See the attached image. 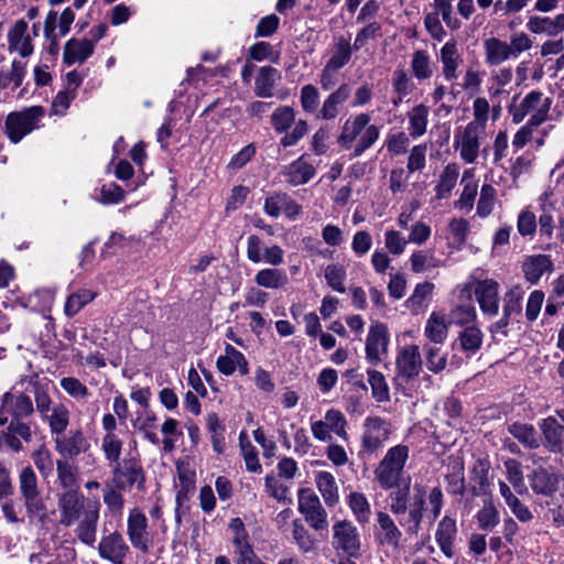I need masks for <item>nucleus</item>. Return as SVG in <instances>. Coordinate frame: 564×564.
<instances>
[{
	"mask_svg": "<svg viewBox=\"0 0 564 564\" xmlns=\"http://www.w3.org/2000/svg\"><path fill=\"white\" fill-rule=\"evenodd\" d=\"M315 484L328 507H333L338 502V487L333 474L329 471L316 473Z\"/></svg>",
	"mask_w": 564,
	"mask_h": 564,
	"instance_id": "nucleus-36",
	"label": "nucleus"
},
{
	"mask_svg": "<svg viewBox=\"0 0 564 564\" xmlns=\"http://www.w3.org/2000/svg\"><path fill=\"white\" fill-rule=\"evenodd\" d=\"M99 509V502H88V508L75 529L77 539L85 545L93 546L96 542Z\"/></svg>",
	"mask_w": 564,
	"mask_h": 564,
	"instance_id": "nucleus-19",
	"label": "nucleus"
},
{
	"mask_svg": "<svg viewBox=\"0 0 564 564\" xmlns=\"http://www.w3.org/2000/svg\"><path fill=\"white\" fill-rule=\"evenodd\" d=\"M281 79V73L272 66L260 67L254 79V94L260 98H271L274 95L276 83Z\"/></svg>",
	"mask_w": 564,
	"mask_h": 564,
	"instance_id": "nucleus-29",
	"label": "nucleus"
},
{
	"mask_svg": "<svg viewBox=\"0 0 564 564\" xmlns=\"http://www.w3.org/2000/svg\"><path fill=\"white\" fill-rule=\"evenodd\" d=\"M95 297L96 293L87 289L72 293L65 303V314L69 317L75 316L85 305L93 302Z\"/></svg>",
	"mask_w": 564,
	"mask_h": 564,
	"instance_id": "nucleus-49",
	"label": "nucleus"
},
{
	"mask_svg": "<svg viewBox=\"0 0 564 564\" xmlns=\"http://www.w3.org/2000/svg\"><path fill=\"white\" fill-rule=\"evenodd\" d=\"M448 323L441 313L433 312L425 326V336L435 344H441L447 337Z\"/></svg>",
	"mask_w": 564,
	"mask_h": 564,
	"instance_id": "nucleus-40",
	"label": "nucleus"
},
{
	"mask_svg": "<svg viewBox=\"0 0 564 564\" xmlns=\"http://www.w3.org/2000/svg\"><path fill=\"white\" fill-rule=\"evenodd\" d=\"M477 318V313L471 305H457L448 314V324L460 327L474 325Z\"/></svg>",
	"mask_w": 564,
	"mask_h": 564,
	"instance_id": "nucleus-51",
	"label": "nucleus"
},
{
	"mask_svg": "<svg viewBox=\"0 0 564 564\" xmlns=\"http://www.w3.org/2000/svg\"><path fill=\"white\" fill-rule=\"evenodd\" d=\"M2 408L11 414L12 419L18 420L30 416L34 411L31 398L23 393H6Z\"/></svg>",
	"mask_w": 564,
	"mask_h": 564,
	"instance_id": "nucleus-33",
	"label": "nucleus"
},
{
	"mask_svg": "<svg viewBox=\"0 0 564 564\" xmlns=\"http://www.w3.org/2000/svg\"><path fill=\"white\" fill-rule=\"evenodd\" d=\"M332 545L338 554L356 558L360 555L361 538L357 527L349 520H338L332 527Z\"/></svg>",
	"mask_w": 564,
	"mask_h": 564,
	"instance_id": "nucleus-7",
	"label": "nucleus"
},
{
	"mask_svg": "<svg viewBox=\"0 0 564 564\" xmlns=\"http://www.w3.org/2000/svg\"><path fill=\"white\" fill-rule=\"evenodd\" d=\"M540 429L542 431L546 446L553 452L558 449L562 444L564 429L561 424H558L556 419L549 416L542 420L540 423Z\"/></svg>",
	"mask_w": 564,
	"mask_h": 564,
	"instance_id": "nucleus-38",
	"label": "nucleus"
},
{
	"mask_svg": "<svg viewBox=\"0 0 564 564\" xmlns=\"http://www.w3.org/2000/svg\"><path fill=\"white\" fill-rule=\"evenodd\" d=\"M315 173V167L305 161L304 155L290 163L283 171L286 182L292 186L306 184Z\"/></svg>",
	"mask_w": 564,
	"mask_h": 564,
	"instance_id": "nucleus-27",
	"label": "nucleus"
},
{
	"mask_svg": "<svg viewBox=\"0 0 564 564\" xmlns=\"http://www.w3.org/2000/svg\"><path fill=\"white\" fill-rule=\"evenodd\" d=\"M484 132L481 124L469 122L462 134L456 137L455 148L466 163H474L479 153V135Z\"/></svg>",
	"mask_w": 564,
	"mask_h": 564,
	"instance_id": "nucleus-17",
	"label": "nucleus"
},
{
	"mask_svg": "<svg viewBox=\"0 0 564 564\" xmlns=\"http://www.w3.org/2000/svg\"><path fill=\"white\" fill-rule=\"evenodd\" d=\"M368 383L371 388L372 398L379 403L390 401V389L386 377L378 370L368 369Z\"/></svg>",
	"mask_w": 564,
	"mask_h": 564,
	"instance_id": "nucleus-42",
	"label": "nucleus"
},
{
	"mask_svg": "<svg viewBox=\"0 0 564 564\" xmlns=\"http://www.w3.org/2000/svg\"><path fill=\"white\" fill-rule=\"evenodd\" d=\"M402 535L401 529L388 512H377L373 538L378 545L398 551L401 549Z\"/></svg>",
	"mask_w": 564,
	"mask_h": 564,
	"instance_id": "nucleus-13",
	"label": "nucleus"
},
{
	"mask_svg": "<svg viewBox=\"0 0 564 564\" xmlns=\"http://www.w3.org/2000/svg\"><path fill=\"white\" fill-rule=\"evenodd\" d=\"M346 278V270L338 264H328L325 268V279L327 284L336 292L344 293V280Z\"/></svg>",
	"mask_w": 564,
	"mask_h": 564,
	"instance_id": "nucleus-62",
	"label": "nucleus"
},
{
	"mask_svg": "<svg viewBox=\"0 0 564 564\" xmlns=\"http://www.w3.org/2000/svg\"><path fill=\"white\" fill-rule=\"evenodd\" d=\"M57 479L61 487L66 490L77 489V475L74 466L67 460L58 459L56 462Z\"/></svg>",
	"mask_w": 564,
	"mask_h": 564,
	"instance_id": "nucleus-53",
	"label": "nucleus"
},
{
	"mask_svg": "<svg viewBox=\"0 0 564 564\" xmlns=\"http://www.w3.org/2000/svg\"><path fill=\"white\" fill-rule=\"evenodd\" d=\"M370 116L361 112L348 118L341 128L337 142L344 149H349L354 142L351 158H359L370 149L380 137V128L370 124Z\"/></svg>",
	"mask_w": 564,
	"mask_h": 564,
	"instance_id": "nucleus-3",
	"label": "nucleus"
},
{
	"mask_svg": "<svg viewBox=\"0 0 564 564\" xmlns=\"http://www.w3.org/2000/svg\"><path fill=\"white\" fill-rule=\"evenodd\" d=\"M354 45L344 36H339L334 44V52L326 65L336 69L343 68L351 58Z\"/></svg>",
	"mask_w": 564,
	"mask_h": 564,
	"instance_id": "nucleus-46",
	"label": "nucleus"
},
{
	"mask_svg": "<svg viewBox=\"0 0 564 564\" xmlns=\"http://www.w3.org/2000/svg\"><path fill=\"white\" fill-rule=\"evenodd\" d=\"M411 69L417 80H426L433 76L431 57L425 51L417 50L413 53Z\"/></svg>",
	"mask_w": 564,
	"mask_h": 564,
	"instance_id": "nucleus-48",
	"label": "nucleus"
},
{
	"mask_svg": "<svg viewBox=\"0 0 564 564\" xmlns=\"http://www.w3.org/2000/svg\"><path fill=\"white\" fill-rule=\"evenodd\" d=\"M509 433L528 448L539 447V435L535 429L525 423H512L508 427Z\"/></svg>",
	"mask_w": 564,
	"mask_h": 564,
	"instance_id": "nucleus-43",
	"label": "nucleus"
},
{
	"mask_svg": "<svg viewBox=\"0 0 564 564\" xmlns=\"http://www.w3.org/2000/svg\"><path fill=\"white\" fill-rule=\"evenodd\" d=\"M239 441L247 469L251 473H260L261 465L258 459L257 449L249 441H246L245 432L240 433Z\"/></svg>",
	"mask_w": 564,
	"mask_h": 564,
	"instance_id": "nucleus-59",
	"label": "nucleus"
},
{
	"mask_svg": "<svg viewBox=\"0 0 564 564\" xmlns=\"http://www.w3.org/2000/svg\"><path fill=\"white\" fill-rule=\"evenodd\" d=\"M44 116L41 106L25 108L22 111L10 112L4 121L6 133L11 142H20L26 134L32 132Z\"/></svg>",
	"mask_w": 564,
	"mask_h": 564,
	"instance_id": "nucleus-6",
	"label": "nucleus"
},
{
	"mask_svg": "<svg viewBox=\"0 0 564 564\" xmlns=\"http://www.w3.org/2000/svg\"><path fill=\"white\" fill-rule=\"evenodd\" d=\"M295 112L290 106L278 107L271 117V123L276 132H285L294 122Z\"/></svg>",
	"mask_w": 564,
	"mask_h": 564,
	"instance_id": "nucleus-55",
	"label": "nucleus"
},
{
	"mask_svg": "<svg viewBox=\"0 0 564 564\" xmlns=\"http://www.w3.org/2000/svg\"><path fill=\"white\" fill-rule=\"evenodd\" d=\"M457 534L456 521L444 517L437 525L435 539L443 554L452 558L454 556V540Z\"/></svg>",
	"mask_w": 564,
	"mask_h": 564,
	"instance_id": "nucleus-28",
	"label": "nucleus"
},
{
	"mask_svg": "<svg viewBox=\"0 0 564 564\" xmlns=\"http://www.w3.org/2000/svg\"><path fill=\"white\" fill-rule=\"evenodd\" d=\"M458 178V167L456 164H448L443 170L440 181L435 186L436 198L444 199L451 195V192L456 186Z\"/></svg>",
	"mask_w": 564,
	"mask_h": 564,
	"instance_id": "nucleus-45",
	"label": "nucleus"
},
{
	"mask_svg": "<svg viewBox=\"0 0 564 564\" xmlns=\"http://www.w3.org/2000/svg\"><path fill=\"white\" fill-rule=\"evenodd\" d=\"M447 491L449 495L463 496L466 491L464 464L455 462L453 471L446 476Z\"/></svg>",
	"mask_w": 564,
	"mask_h": 564,
	"instance_id": "nucleus-54",
	"label": "nucleus"
},
{
	"mask_svg": "<svg viewBox=\"0 0 564 564\" xmlns=\"http://www.w3.org/2000/svg\"><path fill=\"white\" fill-rule=\"evenodd\" d=\"M19 491L29 522L33 523L36 519L42 520L45 516L46 505L42 498L37 476L31 466L23 467L19 474Z\"/></svg>",
	"mask_w": 564,
	"mask_h": 564,
	"instance_id": "nucleus-4",
	"label": "nucleus"
},
{
	"mask_svg": "<svg viewBox=\"0 0 564 564\" xmlns=\"http://www.w3.org/2000/svg\"><path fill=\"white\" fill-rule=\"evenodd\" d=\"M489 463L484 459H477L471 468V481L475 482L469 488L473 497L480 496L486 486H488Z\"/></svg>",
	"mask_w": 564,
	"mask_h": 564,
	"instance_id": "nucleus-50",
	"label": "nucleus"
},
{
	"mask_svg": "<svg viewBox=\"0 0 564 564\" xmlns=\"http://www.w3.org/2000/svg\"><path fill=\"white\" fill-rule=\"evenodd\" d=\"M410 456L408 445L398 444L390 447L373 470L375 481L383 490L410 488L411 477L405 466Z\"/></svg>",
	"mask_w": 564,
	"mask_h": 564,
	"instance_id": "nucleus-2",
	"label": "nucleus"
},
{
	"mask_svg": "<svg viewBox=\"0 0 564 564\" xmlns=\"http://www.w3.org/2000/svg\"><path fill=\"white\" fill-rule=\"evenodd\" d=\"M228 530L231 534V544L234 546V561L236 564H251L258 558L250 542L249 533L243 521L240 518H232L229 521Z\"/></svg>",
	"mask_w": 564,
	"mask_h": 564,
	"instance_id": "nucleus-11",
	"label": "nucleus"
},
{
	"mask_svg": "<svg viewBox=\"0 0 564 564\" xmlns=\"http://www.w3.org/2000/svg\"><path fill=\"white\" fill-rule=\"evenodd\" d=\"M426 366L434 373L443 371L446 367V355L436 346H426Z\"/></svg>",
	"mask_w": 564,
	"mask_h": 564,
	"instance_id": "nucleus-64",
	"label": "nucleus"
},
{
	"mask_svg": "<svg viewBox=\"0 0 564 564\" xmlns=\"http://www.w3.org/2000/svg\"><path fill=\"white\" fill-rule=\"evenodd\" d=\"M300 101L304 112L317 118L321 99L318 89L314 85L307 84L301 88Z\"/></svg>",
	"mask_w": 564,
	"mask_h": 564,
	"instance_id": "nucleus-52",
	"label": "nucleus"
},
{
	"mask_svg": "<svg viewBox=\"0 0 564 564\" xmlns=\"http://www.w3.org/2000/svg\"><path fill=\"white\" fill-rule=\"evenodd\" d=\"M427 145L425 143L414 145L408 158L406 169L409 173L422 171L426 164Z\"/></svg>",
	"mask_w": 564,
	"mask_h": 564,
	"instance_id": "nucleus-63",
	"label": "nucleus"
},
{
	"mask_svg": "<svg viewBox=\"0 0 564 564\" xmlns=\"http://www.w3.org/2000/svg\"><path fill=\"white\" fill-rule=\"evenodd\" d=\"M292 527V535L300 551L303 553L312 552L315 549V540L302 524L301 520H294Z\"/></svg>",
	"mask_w": 564,
	"mask_h": 564,
	"instance_id": "nucleus-57",
	"label": "nucleus"
},
{
	"mask_svg": "<svg viewBox=\"0 0 564 564\" xmlns=\"http://www.w3.org/2000/svg\"><path fill=\"white\" fill-rule=\"evenodd\" d=\"M26 74V65L25 63L13 59L11 63V68L6 70L2 69L0 72V89L8 88L11 84L13 88H18L22 85L23 79Z\"/></svg>",
	"mask_w": 564,
	"mask_h": 564,
	"instance_id": "nucleus-44",
	"label": "nucleus"
},
{
	"mask_svg": "<svg viewBox=\"0 0 564 564\" xmlns=\"http://www.w3.org/2000/svg\"><path fill=\"white\" fill-rule=\"evenodd\" d=\"M496 200V189L490 184H484L480 189V197L477 203L478 216L485 218L489 216L494 209Z\"/></svg>",
	"mask_w": 564,
	"mask_h": 564,
	"instance_id": "nucleus-60",
	"label": "nucleus"
},
{
	"mask_svg": "<svg viewBox=\"0 0 564 564\" xmlns=\"http://www.w3.org/2000/svg\"><path fill=\"white\" fill-rule=\"evenodd\" d=\"M225 351L226 355L219 356L217 359V369L225 376L232 375L236 369L240 375L246 376L249 372V367L243 354L229 344L226 345Z\"/></svg>",
	"mask_w": 564,
	"mask_h": 564,
	"instance_id": "nucleus-25",
	"label": "nucleus"
},
{
	"mask_svg": "<svg viewBox=\"0 0 564 564\" xmlns=\"http://www.w3.org/2000/svg\"><path fill=\"white\" fill-rule=\"evenodd\" d=\"M88 448L89 443L80 430H70L55 438V449L64 457L74 458Z\"/></svg>",
	"mask_w": 564,
	"mask_h": 564,
	"instance_id": "nucleus-21",
	"label": "nucleus"
},
{
	"mask_svg": "<svg viewBox=\"0 0 564 564\" xmlns=\"http://www.w3.org/2000/svg\"><path fill=\"white\" fill-rule=\"evenodd\" d=\"M522 270L525 279L534 284L544 273L553 270V262L546 254L530 256L523 262Z\"/></svg>",
	"mask_w": 564,
	"mask_h": 564,
	"instance_id": "nucleus-32",
	"label": "nucleus"
},
{
	"mask_svg": "<svg viewBox=\"0 0 564 564\" xmlns=\"http://www.w3.org/2000/svg\"><path fill=\"white\" fill-rule=\"evenodd\" d=\"M299 511L305 521L315 531L325 530L328 527L327 512L318 496L311 488L299 490Z\"/></svg>",
	"mask_w": 564,
	"mask_h": 564,
	"instance_id": "nucleus-9",
	"label": "nucleus"
},
{
	"mask_svg": "<svg viewBox=\"0 0 564 564\" xmlns=\"http://www.w3.org/2000/svg\"><path fill=\"white\" fill-rule=\"evenodd\" d=\"M127 535L133 549L142 554L150 552L153 539L148 518L139 508H132L128 513Z\"/></svg>",
	"mask_w": 564,
	"mask_h": 564,
	"instance_id": "nucleus-10",
	"label": "nucleus"
},
{
	"mask_svg": "<svg viewBox=\"0 0 564 564\" xmlns=\"http://www.w3.org/2000/svg\"><path fill=\"white\" fill-rule=\"evenodd\" d=\"M112 485L118 489L144 488L145 474L141 462L135 457H124L121 462L112 465Z\"/></svg>",
	"mask_w": 564,
	"mask_h": 564,
	"instance_id": "nucleus-8",
	"label": "nucleus"
},
{
	"mask_svg": "<svg viewBox=\"0 0 564 564\" xmlns=\"http://www.w3.org/2000/svg\"><path fill=\"white\" fill-rule=\"evenodd\" d=\"M430 108L424 104H419L408 111L409 120L408 132L412 139H419L426 133L429 124Z\"/></svg>",
	"mask_w": 564,
	"mask_h": 564,
	"instance_id": "nucleus-35",
	"label": "nucleus"
},
{
	"mask_svg": "<svg viewBox=\"0 0 564 564\" xmlns=\"http://www.w3.org/2000/svg\"><path fill=\"white\" fill-rule=\"evenodd\" d=\"M530 486L536 495L552 496L558 488V476L545 468H536L530 476Z\"/></svg>",
	"mask_w": 564,
	"mask_h": 564,
	"instance_id": "nucleus-30",
	"label": "nucleus"
},
{
	"mask_svg": "<svg viewBox=\"0 0 564 564\" xmlns=\"http://www.w3.org/2000/svg\"><path fill=\"white\" fill-rule=\"evenodd\" d=\"M440 59L444 78L448 82L456 79L458 77L457 70L463 64L456 40L452 39L441 47Z\"/></svg>",
	"mask_w": 564,
	"mask_h": 564,
	"instance_id": "nucleus-23",
	"label": "nucleus"
},
{
	"mask_svg": "<svg viewBox=\"0 0 564 564\" xmlns=\"http://www.w3.org/2000/svg\"><path fill=\"white\" fill-rule=\"evenodd\" d=\"M48 422L52 434L62 435L69 424V411L62 404H54L52 410L43 416Z\"/></svg>",
	"mask_w": 564,
	"mask_h": 564,
	"instance_id": "nucleus-37",
	"label": "nucleus"
},
{
	"mask_svg": "<svg viewBox=\"0 0 564 564\" xmlns=\"http://www.w3.org/2000/svg\"><path fill=\"white\" fill-rule=\"evenodd\" d=\"M348 506L359 524H366L369 522L371 516V507L364 494L350 492L348 496Z\"/></svg>",
	"mask_w": 564,
	"mask_h": 564,
	"instance_id": "nucleus-47",
	"label": "nucleus"
},
{
	"mask_svg": "<svg viewBox=\"0 0 564 564\" xmlns=\"http://www.w3.org/2000/svg\"><path fill=\"white\" fill-rule=\"evenodd\" d=\"M482 338L484 334L477 326H467L458 336L460 349L468 356L475 355L481 348Z\"/></svg>",
	"mask_w": 564,
	"mask_h": 564,
	"instance_id": "nucleus-39",
	"label": "nucleus"
},
{
	"mask_svg": "<svg viewBox=\"0 0 564 564\" xmlns=\"http://www.w3.org/2000/svg\"><path fill=\"white\" fill-rule=\"evenodd\" d=\"M517 98L518 96H514L509 106V113L514 123H520L527 116H530L527 123L539 127L547 119L551 100L545 98L541 91H530L518 105L514 102Z\"/></svg>",
	"mask_w": 564,
	"mask_h": 564,
	"instance_id": "nucleus-5",
	"label": "nucleus"
},
{
	"mask_svg": "<svg viewBox=\"0 0 564 564\" xmlns=\"http://www.w3.org/2000/svg\"><path fill=\"white\" fill-rule=\"evenodd\" d=\"M390 434V424L386 420L379 416L367 417L361 436L362 451L368 454L376 453L389 440Z\"/></svg>",
	"mask_w": 564,
	"mask_h": 564,
	"instance_id": "nucleus-12",
	"label": "nucleus"
},
{
	"mask_svg": "<svg viewBox=\"0 0 564 564\" xmlns=\"http://www.w3.org/2000/svg\"><path fill=\"white\" fill-rule=\"evenodd\" d=\"M94 50V41L70 39L64 46L63 62L68 66L75 63L82 64L93 55Z\"/></svg>",
	"mask_w": 564,
	"mask_h": 564,
	"instance_id": "nucleus-26",
	"label": "nucleus"
},
{
	"mask_svg": "<svg viewBox=\"0 0 564 564\" xmlns=\"http://www.w3.org/2000/svg\"><path fill=\"white\" fill-rule=\"evenodd\" d=\"M389 345L388 328L382 323H375L370 326L366 339V358L372 365L377 366L382 361V356L387 354Z\"/></svg>",
	"mask_w": 564,
	"mask_h": 564,
	"instance_id": "nucleus-15",
	"label": "nucleus"
},
{
	"mask_svg": "<svg viewBox=\"0 0 564 564\" xmlns=\"http://www.w3.org/2000/svg\"><path fill=\"white\" fill-rule=\"evenodd\" d=\"M180 489L176 492V505L181 508L188 496L195 490L196 481L195 474L191 470H183L178 473Z\"/></svg>",
	"mask_w": 564,
	"mask_h": 564,
	"instance_id": "nucleus-58",
	"label": "nucleus"
},
{
	"mask_svg": "<svg viewBox=\"0 0 564 564\" xmlns=\"http://www.w3.org/2000/svg\"><path fill=\"white\" fill-rule=\"evenodd\" d=\"M397 380L409 381L419 376L422 368V359L416 345L404 346L395 360Z\"/></svg>",
	"mask_w": 564,
	"mask_h": 564,
	"instance_id": "nucleus-18",
	"label": "nucleus"
},
{
	"mask_svg": "<svg viewBox=\"0 0 564 564\" xmlns=\"http://www.w3.org/2000/svg\"><path fill=\"white\" fill-rule=\"evenodd\" d=\"M350 93L351 90L348 84L343 83L339 85L338 88L332 91L323 101L317 113V119H335L339 115L341 106L348 100Z\"/></svg>",
	"mask_w": 564,
	"mask_h": 564,
	"instance_id": "nucleus-24",
	"label": "nucleus"
},
{
	"mask_svg": "<svg viewBox=\"0 0 564 564\" xmlns=\"http://www.w3.org/2000/svg\"><path fill=\"white\" fill-rule=\"evenodd\" d=\"M254 281L265 289H279L288 284L289 278L285 271L280 269H262L257 272Z\"/></svg>",
	"mask_w": 564,
	"mask_h": 564,
	"instance_id": "nucleus-41",
	"label": "nucleus"
},
{
	"mask_svg": "<svg viewBox=\"0 0 564 564\" xmlns=\"http://www.w3.org/2000/svg\"><path fill=\"white\" fill-rule=\"evenodd\" d=\"M122 441L116 434H106L102 437L101 448L106 459L112 466L120 460Z\"/></svg>",
	"mask_w": 564,
	"mask_h": 564,
	"instance_id": "nucleus-56",
	"label": "nucleus"
},
{
	"mask_svg": "<svg viewBox=\"0 0 564 564\" xmlns=\"http://www.w3.org/2000/svg\"><path fill=\"white\" fill-rule=\"evenodd\" d=\"M485 61L489 66H498L513 57L509 44L497 37L484 41Z\"/></svg>",
	"mask_w": 564,
	"mask_h": 564,
	"instance_id": "nucleus-34",
	"label": "nucleus"
},
{
	"mask_svg": "<svg viewBox=\"0 0 564 564\" xmlns=\"http://www.w3.org/2000/svg\"><path fill=\"white\" fill-rule=\"evenodd\" d=\"M98 553L101 558L112 564H124L126 557L130 553V546L122 534L115 531L101 538L98 544Z\"/></svg>",
	"mask_w": 564,
	"mask_h": 564,
	"instance_id": "nucleus-16",
	"label": "nucleus"
},
{
	"mask_svg": "<svg viewBox=\"0 0 564 564\" xmlns=\"http://www.w3.org/2000/svg\"><path fill=\"white\" fill-rule=\"evenodd\" d=\"M29 25L23 20H17L8 33V48L10 52H18L22 57L33 54L34 46L32 36L28 32Z\"/></svg>",
	"mask_w": 564,
	"mask_h": 564,
	"instance_id": "nucleus-22",
	"label": "nucleus"
},
{
	"mask_svg": "<svg viewBox=\"0 0 564 564\" xmlns=\"http://www.w3.org/2000/svg\"><path fill=\"white\" fill-rule=\"evenodd\" d=\"M499 284L486 279L479 281L475 288V296L481 312L488 316H496L499 311Z\"/></svg>",
	"mask_w": 564,
	"mask_h": 564,
	"instance_id": "nucleus-20",
	"label": "nucleus"
},
{
	"mask_svg": "<svg viewBox=\"0 0 564 564\" xmlns=\"http://www.w3.org/2000/svg\"><path fill=\"white\" fill-rule=\"evenodd\" d=\"M328 430L335 433L340 438H347L346 424L347 421L339 410L330 409L325 414V420Z\"/></svg>",
	"mask_w": 564,
	"mask_h": 564,
	"instance_id": "nucleus-61",
	"label": "nucleus"
},
{
	"mask_svg": "<svg viewBox=\"0 0 564 564\" xmlns=\"http://www.w3.org/2000/svg\"><path fill=\"white\" fill-rule=\"evenodd\" d=\"M88 502L78 490H66L58 496L59 523L70 527L85 514Z\"/></svg>",
	"mask_w": 564,
	"mask_h": 564,
	"instance_id": "nucleus-14",
	"label": "nucleus"
},
{
	"mask_svg": "<svg viewBox=\"0 0 564 564\" xmlns=\"http://www.w3.org/2000/svg\"><path fill=\"white\" fill-rule=\"evenodd\" d=\"M390 511L400 517L399 522L404 528L409 536H416L424 518L426 499L430 503L431 522H434L443 508V491L440 487H434L427 494L423 485L415 484L412 494L410 488H402L390 494Z\"/></svg>",
	"mask_w": 564,
	"mask_h": 564,
	"instance_id": "nucleus-1",
	"label": "nucleus"
},
{
	"mask_svg": "<svg viewBox=\"0 0 564 564\" xmlns=\"http://www.w3.org/2000/svg\"><path fill=\"white\" fill-rule=\"evenodd\" d=\"M527 28L534 34H546L555 36L564 31V13L557 14L551 19L549 17H531L527 22Z\"/></svg>",
	"mask_w": 564,
	"mask_h": 564,
	"instance_id": "nucleus-31",
	"label": "nucleus"
}]
</instances>
